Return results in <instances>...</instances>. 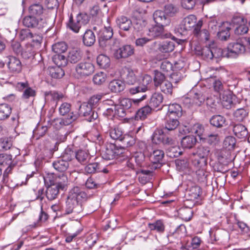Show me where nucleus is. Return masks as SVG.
Segmentation results:
<instances>
[{"label":"nucleus","mask_w":250,"mask_h":250,"mask_svg":"<svg viewBox=\"0 0 250 250\" xmlns=\"http://www.w3.org/2000/svg\"><path fill=\"white\" fill-rule=\"evenodd\" d=\"M246 38L238 39L235 42L229 43L227 49H225L224 54L228 58H236L243 54L246 50L245 43Z\"/></svg>","instance_id":"nucleus-1"},{"label":"nucleus","mask_w":250,"mask_h":250,"mask_svg":"<svg viewBox=\"0 0 250 250\" xmlns=\"http://www.w3.org/2000/svg\"><path fill=\"white\" fill-rule=\"evenodd\" d=\"M89 21L88 16L84 13L78 14L74 19L71 15L66 23V27L72 32L78 33L82 28L88 23Z\"/></svg>","instance_id":"nucleus-2"},{"label":"nucleus","mask_w":250,"mask_h":250,"mask_svg":"<svg viewBox=\"0 0 250 250\" xmlns=\"http://www.w3.org/2000/svg\"><path fill=\"white\" fill-rule=\"evenodd\" d=\"M119 40L115 39L110 47V49L114 51V56L116 59L126 58L134 53V48L131 45H125L119 47Z\"/></svg>","instance_id":"nucleus-3"},{"label":"nucleus","mask_w":250,"mask_h":250,"mask_svg":"<svg viewBox=\"0 0 250 250\" xmlns=\"http://www.w3.org/2000/svg\"><path fill=\"white\" fill-rule=\"evenodd\" d=\"M197 22L195 16L188 15L182 21L178 27L175 29V33L178 36H186L188 31L197 26Z\"/></svg>","instance_id":"nucleus-4"},{"label":"nucleus","mask_w":250,"mask_h":250,"mask_svg":"<svg viewBox=\"0 0 250 250\" xmlns=\"http://www.w3.org/2000/svg\"><path fill=\"white\" fill-rule=\"evenodd\" d=\"M190 97H185L183 99L184 104L189 108H195L201 106L205 101L206 97L201 92L193 91L190 92Z\"/></svg>","instance_id":"nucleus-5"},{"label":"nucleus","mask_w":250,"mask_h":250,"mask_svg":"<svg viewBox=\"0 0 250 250\" xmlns=\"http://www.w3.org/2000/svg\"><path fill=\"white\" fill-rule=\"evenodd\" d=\"M24 26L36 29H42L46 27L47 22L43 17L37 18L32 15L25 16L22 20Z\"/></svg>","instance_id":"nucleus-6"},{"label":"nucleus","mask_w":250,"mask_h":250,"mask_svg":"<svg viewBox=\"0 0 250 250\" xmlns=\"http://www.w3.org/2000/svg\"><path fill=\"white\" fill-rule=\"evenodd\" d=\"M113 35L112 29L110 27H104L98 31V37L100 46L105 47L107 45L113 44L114 39L111 40Z\"/></svg>","instance_id":"nucleus-7"},{"label":"nucleus","mask_w":250,"mask_h":250,"mask_svg":"<svg viewBox=\"0 0 250 250\" xmlns=\"http://www.w3.org/2000/svg\"><path fill=\"white\" fill-rule=\"evenodd\" d=\"M15 87L17 90L23 91L21 98L23 100L34 98L36 95V90L29 86V84L27 81L18 82L15 84Z\"/></svg>","instance_id":"nucleus-8"},{"label":"nucleus","mask_w":250,"mask_h":250,"mask_svg":"<svg viewBox=\"0 0 250 250\" xmlns=\"http://www.w3.org/2000/svg\"><path fill=\"white\" fill-rule=\"evenodd\" d=\"M9 72L13 74L20 73L22 68L21 61L18 58L13 56H8L5 60Z\"/></svg>","instance_id":"nucleus-9"},{"label":"nucleus","mask_w":250,"mask_h":250,"mask_svg":"<svg viewBox=\"0 0 250 250\" xmlns=\"http://www.w3.org/2000/svg\"><path fill=\"white\" fill-rule=\"evenodd\" d=\"M83 210L82 203L73 200L68 197L66 201L65 212L66 214L73 213L78 214Z\"/></svg>","instance_id":"nucleus-10"},{"label":"nucleus","mask_w":250,"mask_h":250,"mask_svg":"<svg viewBox=\"0 0 250 250\" xmlns=\"http://www.w3.org/2000/svg\"><path fill=\"white\" fill-rule=\"evenodd\" d=\"M94 65L89 62H83L79 63L75 67L77 74L82 77H85L92 74L94 71Z\"/></svg>","instance_id":"nucleus-11"},{"label":"nucleus","mask_w":250,"mask_h":250,"mask_svg":"<svg viewBox=\"0 0 250 250\" xmlns=\"http://www.w3.org/2000/svg\"><path fill=\"white\" fill-rule=\"evenodd\" d=\"M210 154V148L207 146L200 145L192 153L194 158L192 160L198 162L205 161L207 164L208 157Z\"/></svg>","instance_id":"nucleus-12"},{"label":"nucleus","mask_w":250,"mask_h":250,"mask_svg":"<svg viewBox=\"0 0 250 250\" xmlns=\"http://www.w3.org/2000/svg\"><path fill=\"white\" fill-rule=\"evenodd\" d=\"M78 116L77 114H74L73 112H70L68 115L67 118L65 119L57 118L54 119L51 125L57 129L62 128L63 126L68 125L71 124L73 122L75 121Z\"/></svg>","instance_id":"nucleus-13"},{"label":"nucleus","mask_w":250,"mask_h":250,"mask_svg":"<svg viewBox=\"0 0 250 250\" xmlns=\"http://www.w3.org/2000/svg\"><path fill=\"white\" fill-rule=\"evenodd\" d=\"M151 82V77L149 75H146L143 77L139 85L130 88L129 92L132 95H134L141 92H145L148 89V85Z\"/></svg>","instance_id":"nucleus-14"},{"label":"nucleus","mask_w":250,"mask_h":250,"mask_svg":"<svg viewBox=\"0 0 250 250\" xmlns=\"http://www.w3.org/2000/svg\"><path fill=\"white\" fill-rule=\"evenodd\" d=\"M92 109L87 103H83L80 106V114L85 117L87 121L92 122L98 117L97 113L94 112Z\"/></svg>","instance_id":"nucleus-15"},{"label":"nucleus","mask_w":250,"mask_h":250,"mask_svg":"<svg viewBox=\"0 0 250 250\" xmlns=\"http://www.w3.org/2000/svg\"><path fill=\"white\" fill-rule=\"evenodd\" d=\"M45 182L49 181L50 184L55 185L60 189L64 190L66 187L68 183V179L66 175L62 173L58 176H56L54 179H50L49 177H44Z\"/></svg>","instance_id":"nucleus-16"},{"label":"nucleus","mask_w":250,"mask_h":250,"mask_svg":"<svg viewBox=\"0 0 250 250\" xmlns=\"http://www.w3.org/2000/svg\"><path fill=\"white\" fill-rule=\"evenodd\" d=\"M164 156V152L160 149H154L149 154V157L152 163L151 169H155L160 167V162Z\"/></svg>","instance_id":"nucleus-17"},{"label":"nucleus","mask_w":250,"mask_h":250,"mask_svg":"<svg viewBox=\"0 0 250 250\" xmlns=\"http://www.w3.org/2000/svg\"><path fill=\"white\" fill-rule=\"evenodd\" d=\"M67 197L83 203L86 200L87 195L80 187L76 186L70 190Z\"/></svg>","instance_id":"nucleus-18"},{"label":"nucleus","mask_w":250,"mask_h":250,"mask_svg":"<svg viewBox=\"0 0 250 250\" xmlns=\"http://www.w3.org/2000/svg\"><path fill=\"white\" fill-rule=\"evenodd\" d=\"M124 73L122 77L125 82L128 84H134L137 81L139 73L137 71L133 70L128 67H125L123 69Z\"/></svg>","instance_id":"nucleus-19"},{"label":"nucleus","mask_w":250,"mask_h":250,"mask_svg":"<svg viewBox=\"0 0 250 250\" xmlns=\"http://www.w3.org/2000/svg\"><path fill=\"white\" fill-rule=\"evenodd\" d=\"M192 164L195 167L196 173L199 177V180L203 181L208 176L207 172L206 171L207 164L203 161L198 162L196 160H192Z\"/></svg>","instance_id":"nucleus-20"},{"label":"nucleus","mask_w":250,"mask_h":250,"mask_svg":"<svg viewBox=\"0 0 250 250\" xmlns=\"http://www.w3.org/2000/svg\"><path fill=\"white\" fill-rule=\"evenodd\" d=\"M44 96L45 101L55 102V105L57 103L62 101L64 98V95L61 92L56 90H50L44 92Z\"/></svg>","instance_id":"nucleus-21"},{"label":"nucleus","mask_w":250,"mask_h":250,"mask_svg":"<svg viewBox=\"0 0 250 250\" xmlns=\"http://www.w3.org/2000/svg\"><path fill=\"white\" fill-rule=\"evenodd\" d=\"M214 155L219 163L224 165L228 164L231 160L230 152L224 148L215 150Z\"/></svg>","instance_id":"nucleus-22"},{"label":"nucleus","mask_w":250,"mask_h":250,"mask_svg":"<svg viewBox=\"0 0 250 250\" xmlns=\"http://www.w3.org/2000/svg\"><path fill=\"white\" fill-rule=\"evenodd\" d=\"M122 153V148H118L116 146H111L106 149L102 157L106 160H113Z\"/></svg>","instance_id":"nucleus-23"},{"label":"nucleus","mask_w":250,"mask_h":250,"mask_svg":"<svg viewBox=\"0 0 250 250\" xmlns=\"http://www.w3.org/2000/svg\"><path fill=\"white\" fill-rule=\"evenodd\" d=\"M153 17L156 24L167 26L170 22V19L167 16L164 11L156 10L154 12Z\"/></svg>","instance_id":"nucleus-24"},{"label":"nucleus","mask_w":250,"mask_h":250,"mask_svg":"<svg viewBox=\"0 0 250 250\" xmlns=\"http://www.w3.org/2000/svg\"><path fill=\"white\" fill-rule=\"evenodd\" d=\"M83 55V52L80 49L72 48L68 52L67 62L71 63H76L82 59Z\"/></svg>","instance_id":"nucleus-25"},{"label":"nucleus","mask_w":250,"mask_h":250,"mask_svg":"<svg viewBox=\"0 0 250 250\" xmlns=\"http://www.w3.org/2000/svg\"><path fill=\"white\" fill-rule=\"evenodd\" d=\"M202 24V21H198L197 26H196L193 29V33L196 36L200 38L201 40L208 41L209 40V33L208 30L207 29H203L202 30H200Z\"/></svg>","instance_id":"nucleus-26"},{"label":"nucleus","mask_w":250,"mask_h":250,"mask_svg":"<svg viewBox=\"0 0 250 250\" xmlns=\"http://www.w3.org/2000/svg\"><path fill=\"white\" fill-rule=\"evenodd\" d=\"M166 115L179 119L182 115V109L181 105L177 104H169Z\"/></svg>","instance_id":"nucleus-27"},{"label":"nucleus","mask_w":250,"mask_h":250,"mask_svg":"<svg viewBox=\"0 0 250 250\" xmlns=\"http://www.w3.org/2000/svg\"><path fill=\"white\" fill-rule=\"evenodd\" d=\"M165 128L167 130H174L179 125L178 118L166 115Z\"/></svg>","instance_id":"nucleus-28"},{"label":"nucleus","mask_w":250,"mask_h":250,"mask_svg":"<svg viewBox=\"0 0 250 250\" xmlns=\"http://www.w3.org/2000/svg\"><path fill=\"white\" fill-rule=\"evenodd\" d=\"M249 110L246 107H242L237 109L233 113L235 120L238 122H243L248 117Z\"/></svg>","instance_id":"nucleus-29"},{"label":"nucleus","mask_w":250,"mask_h":250,"mask_svg":"<svg viewBox=\"0 0 250 250\" xmlns=\"http://www.w3.org/2000/svg\"><path fill=\"white\" fill-rule=\"evenodd\" d=\"M116 22L120 29L124 31L129 30L132 26L131 20L125 16L119 17L117 19Z\"/></svg>","instance_id":"nucleus-30"},{"label":"nucleus","mask_w":250,"mask_h":250,"mask_svg":"<svg viewBox=\"0 0 250 250\" xmlns=\"http://www.w3.org/2000/svg\"><path fill=\"white\" fill-rule=\"evenodd\" d=\"M220 96H221L220 98L223 106L226 109L231 108L233 105V103L230 92L227 91L223 92Z\"/></svg>","instance_id":"nucleus-31"},{"label":"nucleus","mask_w":250,"mask_h":250,"mask_svg":"<svg viewBox=\"0 0 250 250\" xmlns=\"http://www.w3.org/2000/svg\"><path fill=\"white\" fill-rule=\"evenodd\" d=\"M53 167L57 171L63 172L67 170L69 167V163L61 158H58L53 163Z\"/></svg>","instance_id":"nucleus-32"},{"label":"nucleus","mask_w":250,"mask_h":250,"mask_svg":"<svg viewBox=\"0 0 250 250\" xmlns=\"http://www.w3.org/2000/svg\"><path fill=\"white\" fill-rule=\"evenodd\" d=\"M163 101V95L160 93H154L150 97L149 104L153 108H155L160 106Z\"/></svg>","instance_id":"nucleus-33"},{"label":"nucleus","mask_w":250,"mask_h":250,"mask_svg":"<svg viewBox=\"0 0 250 250\" xmlns=\"http://www.w3.org/2000/svg\"><path fill=\"white\" fill-rule=\"evenodd\" d=\"M96 41L95 36L91 30H87L85 31L83 38V44L87 46L92 45Z\"/></svg>","instance_id":"nucleus-34"},{"label":"nucleus","mask_w":250,"mask_h":250,"mask_svg":"<svg viewBox=\"0 0 250 250\" xmlns=\"http://www.w3.org/2000/svg\"><path fill=\"white\" fill-rule=\"evenodd\" d=\"M125 83L120 80H114L110 82L109 89L113 92L118 93L122 91L125 88Z\"/></svg>","instance_id":"nucleus-35"},{"label":"nucleus","mask_w":250,"mask_h":250,"mask_svg":"<svg viewBox=\"0 0 250 250\" xmlns=\"http://www.w3.org/2000/svg\"><path fill=\"white\" fill-rule=\"evenodd\" d=\"M48 73L53 78L60 79L64 75V71L62 67L50 66L48 68Z\"/></svg>","instance_id":"nucleus-36"},{"label":"nucleus","mask_w":250,"mask_h":250,"mask_svg":"<svg viewBox=\"0 0 250 250\" xmlns=\"http://www.w3.org/2000/svg\"><path fill=\"white\" fill-rule=\"evenodd\" d=\"M165 26V25L156 24L155 26L149 29V33L147 35L151 39L153 38L162 36Z\"/></svg>","instance_id":"nucleus-37"},{"label":"nucleus","mask_w":250,"mask_h":250,"mask_svg":"<svg viewBox=\"0 0 250 250\" xmlns=\"http://www.w3.org/2000/svg\"><path fill=\"white\" fill-rule=\"evenodd\" d=\"M44 9L43 6L40 4H33L29 8V12L30 15L36 16L37 18L43 17Z\"/></svg>","instance_id":"nucleus-38"},{"label":"nucleus","mask_w":250,"mask_h":250,"mask_svg":"<svg viewBox=\"0 0 250 250\" xmlns=\"http://www.w3.org/2000/svg\"><path fill=\"white\" fill-rule=\"evenodd\" d=\"M233 132L235 135L239 138H245L248 135L247 128L242 124H237L233 127Z\"/></svg>","instance_id":"nucleus-39"},{"label":"nucleus","mask_w":250,"mask_h":250,"mask_svg":"<svg viewBox=\"0 0 250 250\" xmlns=\"http://www.w3.org/2000/svg\"><path fill=\"white\" fill-rule=\"evenodd\" d=\"M60 189L55 185L50 184V185L47 187L46 190V196L49 200H53L56 199L59 193Z\"/></svg>","instance_id":"nucleus-40"},{"label":"nucleus","mask_w":250,"mask_h":250,"mask_svg":"<svg viewBox=\"0 0 250 250\" xmlns=\"http://www.w3.org/2000/svg\"><path fill=\"white\" fill-rule=\"evenodd\" d=\"M197 139L193 135H188L183 137L181 140V145L185 148H191L196 143Z\"/></svg>","instance_id":"nucleus-41"},{"label":"nucleus","mask_w":250,"mask_h":250,"mask_svg":"<svg viewBox=\"0 0 250 250\" xmlns=\"http://www.w3.org/2000/svg\"><path fill=\"white\" fill-rule=\"evenodd\" d=\"M152 107L149 104L139 109L136 113L135 118L137 120L145 119L147 115L151 113Z\"/></svg>","instance_id":"nucleus-42"},{"label":"nucleus","mask_w":250,"mask_h":250,"mask_svg":"<svg viewBox=\"0 0 250 250\" xmlns=\"http://www.w3.org/2000/svg\"><path fill=\"white\" fill-rule=\"evenodd\" d=\"M75 157L81 164L87 163L90 159L88 151L82 149H79L77 152H75Z\"/></svg>","instance_id":"nucleus-43"},{"label":"nucleus","mask_w":250,"mask_h":250,"mask_svg":"<svg viewBox=\"0 0 250 250\" xmlns=\"http://www.w3.org/2000/svg\"><path fill=\"white\" fill-rule=\"evenodd\" d=\"M174 49V43L170 41H166L159 44L158 50L164 53H168Z\"/></svg>","instance_id":"nucleus-44"},{"label":"nucleus","mask_w":250,"mask_h":250,"mask_svg":"<svg viewBox=\"0 0 250 250\" xmlns=\"http://www.w3.org/2000/svg\"><path fill=\"white\" fill-rule=\"evenodd\" d=\"M122 142L123 146L120 148L128 147L133 146L136 143L135 138L129 134H125L120 141Z\"/></svg>","instance_id":"nucleus-45"},{"label":"nucleus","mask_w":250,"mask_h":250,"mask_svg":"<svg viewBox=\"0 0 250 250\" xmlns=\"http://www.w3.org/2000/svg\"><path fill=\"white\" fill-rule=\"evenodd\" d=\"M85 173L87 174H94L102 171L101 165L97 162L89 163L84 168Z\"/></svg>","instance_id":"nucleus-46"},{"label":"nucleus","mask_w":250,"mask_h":250,"mask_svg":"<svg viewBox=\"0 0 250 250\" xmlns=\"http://www.w3.org/2000/svg\"><path fill=\"white\" fill-rule=\"evenodd\" d=\"M148 228L151 231L155 230L159 233H162L165 231V226L161 220H158L152 223H149Z\"/></svg>","instance_id":"nucleus-47"},{"label":"nucleus","mask_w":250,"mask_h":250,"mask_svg":"<svg viewBox=\"0 0 250 250\" xmlns=\"http://www.w3.org/2000/svg\"><path fill=\"white\" fill-rule=\"evenodd\" d=\"M52 61L56 66L63 67L67 64V58L62 54H57L52 57Z\"/></svg>","instance_id":"nucleus-48"},{"label":"nucleus","mask_w":250,"mask_h":250,"mask_svg":"<svg viewBox=\"0 0 250 250\" xmlns=\"http://www.w3.org/2000/svg\"><path fill=\"white\" fill-rule=\"evenodd\" d=\"M193 211L191 208L185 207L179 210V214L181 218L186 221H189L192 217Z\"/></svg>","instance_id":"nucleus-49"},{"label":"nucleus","mask_w":250,"mask_h":250,"mask_svg":"<svg viewBox=\"0 0 250 250\" xmlns=\"http://www.w3.org/2000/svg\"><path fill=\"white\" fill-rule=\"evenodd\" d=\"M226 119L221 115L213 116L210 119L211 125L217 127H223L226 123Z\"/></svg>","instance_id":"nucleus-50"},{"label":"nucleus","mask_w":250,"mask_h":250,"mask_svg":"<svg viewBox=\"0 0 250 250\" xmlns=\"http://www.w3.org/2000/svg\"><path fill=\"white\" fill-rule=\"evenodd\" d=\"M97 62L98 64L104 69L108 68L110 64L109 58L103 54H100L97 57Z\"/></svg>","instance_id":"nucleus-51"},{"label":"nucleus","mask_w":250,"mask_h":250,"mask_svg":"<svg viewBox=\"0 0 250 250\" xmlns=\"http://www.w3.org/2000/svg\"><path fill=\"white\" fill-rule=\"evenodd\" d=\"M12 108L7 104H0V120L7 119L11 114Z\"/></svg>","instance_id":"nucleus-52"},{"label":"nucleus","mask_w":250,"mask_h":250,"mask_svg":"<svg viewBox=\"0 0 250 250\" xmlns=\"http://www.w3.org/2000/svg\"><path fill=\"white\" fill-rule=\"evenodd\" d=\"M109 134L112 139L119 141L124 135L122 129L119 127L111 128L109 130Z\"/></svg>","instance_id":"nucleus-53"},{"label":"nucleus","mask_w":250,"mask_h":250,"mask_svg":"<svg viewBox=\"0 0 250 250\" xmlns=\"http://www.w3.org/2000/svg\"><path fill=\"white\" fill-rule=\"evenodd\" d=\"M164 131L161 129H156L151 137L152 142L155 144L162 143L164 138Z\"/></svg>","instance_id":"nucleus-54"},{"label":"nucleus","mask_w":250,"mask_h":250,"mask_svg":"<svg viewBox=\"0 0 250 250\" xmlns=\"http://www.w3.org/2000/svg\"><path fill=\"white\" fill-rule=\"evenodd\" d=\"M236 144L235 138L232 136L226 137L223 142V148L230 152L233 150Z\"/></svg>","instance_id":"nucleus-55"},{"label":"nucleus","mask_w":250,"mask_h":250,"mask_svg":"<svg viewBox=\"0 0 250 250\" xmlns=\"http://www.w3.org/2000/svg\"><path fill=\"white\" fill-rule=\"evenodd\" d=\"M163 93L167 94H171L173 90V85L171 82L167 80L164 81L158 86Z\"/></svg>","instance_id":"nucleus-56"},{"label":"nucleus","mask_w":250,"mask_h":250,"mask_svg":"<svg viewBox=\"0 0 250 250\" xmlns=\"http://www.w3.org/2000/svg\"><path fill=\"white\" fill-rule=\"evenodd\" d=\"M67 48L66 44L63 42H58L52 45V50L57 54H62Z\"/></svg>","instance_id":"nucleus-57"},{"label":"nucleus","mask_w":250,"mask_h":250,"mask_svg":"<svg viewBox=\"0 0 250 250\" xmlns=\"http://www.w3.org/2000/svg\"><path fill=\"white\" fill-rule=\"evenodd\" d=\"M75 156V152H74L71 147H67L65 149L63 152L62 153L61 156V158L63 159L65 161H66L67 162H69Z\"/></svg>","instance_id":"nucleus-58"},{"label":"nucleus","mask_w":250,"mask_h":250,"mask_svg":"<svg viewBox=\"0 0 250 250\" xmlns=\"http://www.w3.org/2000/svg\"><path fill=\"white\" fill-rule=\"evenodd\" d=\"M47 130L46 126H42L38 125L36 128L33 130V136L36 137L37 139L44 136Z\"/></svg>","instance_id":"nucleus-59"},{"label":"nucleus","mask_w":250,"mask_h":250,"mask_svg":"<svg viewBox=\"0 0 250 250\" xmlns=\"http://www.w3.org/2000/svg\"><path fill=\"white\" fill-rule=\"evenodd\" d=\"M202 193L201 188L198 186H194L191 187L188 192V195L190 197V200H195L198 199Z\"/></svg>","instance_id":"nucleus-60"},{"label":"nucleus","mask_w":250,"mask_h":250,"mask_svg":"<svg viewBox=\"0 0 250 250\" xmlns=\"http://www.w3.org/2000/svg\"><path fill=\"white\" fill-rule=\"evenodd\" d=\"M12 158L13 155L11 153L0 154V165L9 166L12 163Z\"/></svg>","instance_id":"nucleus-61"},{"label":"nucleus","mask_w":250,"mask_h":250,"mask_svg":"<svg viewBox=\"0 0 250 250\" xmlns=\"http://www.w3.org/2000/svg\"><path fill=\"white\" fill-rule=\"evenodd\" d=\"M177 11V8L172 4H168L165 6L164 12L169 18L174 16Z\"/></svg>","instance_id":"nucleus-62"},{"label":"nucleus","mask_w":250,"mask_h":250,"mask_svg":"<svg viewBox=\"0 0 250 250\" xmlns=\"http://www.w3.org/2000/svg\"><path fill=\"white\" fill-rule=\"evenodd\" d=\"M154 74V84L155 86L158 88L161 83L166 80L165 75L158 71H155Z\"/></svg>","instance_id":"nucleus-63"},{"label":"nucleus","mask_w":250,"mask_h":250,"mask_svg":"<svg viewBox=\"0 0 250 250\" xmlns=\"http://www.w3.org/2000/svg\"><path fill=\"white\" fill-rule=\"evenodd\" d=\"M103 96V94H99L93 95L90 97L88 100V102L87 103L93 108H95L98 105L99 101L102 99Z\"/></svg>","instance_id":"nucleus-64"}]
</instances>
